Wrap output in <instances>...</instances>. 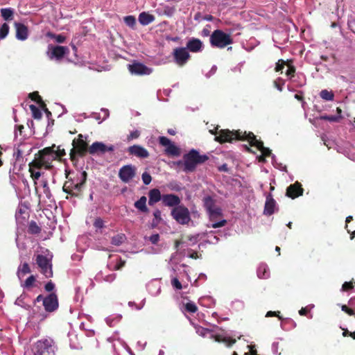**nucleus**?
<instances>
[{
    "instance_id": "37998d69",
    "label": "nucleus",
    "mask_w": 355,
    "mask_h": 355,
    "mask_svg": "<svg viewBox=\"0 0 355 355\" xmlns=\"http://www.w3.org/2000/svg\"><path fill=\"white\" fill-rule=\"evenodd\" d=\"M286 65L288 67V69H287V71L286 72V74L287 77L291 79L293 76V75H294V73L295 71V69L289 62H287Z\"/></svg>"
},
{
    "instance_id": "49530a36",
    "label": "nucleus",
    "mask_w": 355,
    "mask_h": 355,
    "mask_svg": "<svg viewBox=\"0 0 355 355\" xmlns=\"http://www.w3.org/2000/svg\"><path fill=\"white\" fill-rule=\"evenodd\" d=\"M141 178H142L143 182L146 185L149 184L152 180L150 175L146 172H145L142 174Z\"/></svg>"
},
{
    "instance_id": "4468645a",
    "label": "nucleus",
    "mask_w": 355,
    "mask_h": 355,
    "mask_svg": "<svg viewBox=\"0 0 355 355\" xmlns=\"http://www.w3.org/2000/svg\"><path fill=\"white\" fill-rule=\"evenodd\" d=\"M41 182V187H37L35 185V191L38 195V198H40V200H45V199L51 200L52 195L51 193V190L48 186L47 180H42Z\"/></svg>"
},
{
    "instance_id": "2eb2a0df",
    "label": "nucleus",
    "mask_w": 355,
    "mask_h": 355,
    "mask_svg": "<svg viewBox=\"0 0 355 355\" xmlns=\"http://www.w3.org/2000/svg\"><path fill=\"white\" fill-rule=\"evenodd\" d=\"M175 62L179 66H183L189 59L190 55L187 48H177L173 51Z\"/></svg>"
},
{
    "instance_id": "20e7f679",
    "label": "nucleus",
    "mask_w": 355,
    "mask_h": 355,
    "mask_svg": "<svg viewBox=\"0 0 355 355\" xmlns=\"http://www.w3.org/2000/svg\"><path fill=\"white\" fill-rule=\"evenodd\" d=\"M86 177L87 174L84 171L79 173L76 178L65 182L63 191L69 194L77 196L86 180Z\"/></svg>"
},
{
    "instance_id": "f3484780",
    "label": "nucleus",
    "mask_w": 355,
    "mask_h": 355,
    "mask_svg": "<svg viewBox=\"0 0 355 355\" xmlns=\"http://www.w3.org/2000/svg\"><path fill=\"white\" fill-rule=\"evenodd\" d=\"M46 311L51 312L58 307V300L55 294L51 293L44 299L43 304Z\"/></svg>"
},
{
    "instance_id": "f03ea898",
    "label": "nucleus",
    "mask_w": 355,
    "mask_h": 355,
    "mask_svg": "<svg viewBox=\"0 0 355 355\" xmlns=\"http://www.w3.org/2000/svg\"><path fill=\"white\" fill-rule=\"evenodd\" d=\"M63 154L62 150H59L55 145H53L51 147L45 148L41 150L39 157L36 158L35 160L40 164L41 166L49 169L52 166V162L62 156Z\"/></svg>"
},
{
    "instance_id": "cd10ccee",
    "label": "nucleus",
    "mask_w": 355,
    "mask_h": 355,
    "mask_svg": "<svg viewBox=\"0 0 355 355\" xmlns=\"http://www.w3.org/2000/svg\"><path fill=\"white\" fill-rule=\"evenodd\" d=\"M147 198L146 196H141L138 200H137L134 206L139 211L143 213L148 212V209L146 206Z\"/></svg>"
},
{
    "instance_id": "e433bc0d",
    "label": "nucleus",
    "mask_w": 355,
    "mask_h": 355,
    "mask_svg": "<svg viewBox=\"0 0 355 355\" xmlns=\"http://www.w3.org/2000/svg\"><path fill=\"white\" fill-rule=\"evenodd\" d=\"M184 309L189 313H195L197 311L198 308L196 304L191 301L187 302L183 304Z\"/></svg>"
},
{
    "instance_id": "39448f33",
    "label": "nucleus",
    "mask_w": 355,
    "mask_h": 355,
    "mask_svg": "<svg viewBox=\"0 0 355 355\" xmlns=\"http://www.w3.org/2000/svg\"><path fill=\"white\" fill-rule=\"evenodd\" d=\"M210 43L212 46L223 49L232 43L230 35L221 30L214 31L210 36Z\"/></svg>"
},
{
    "instance_id": "f704fd0d",
    "label": "nucleus",
    "mask_w": 355,
    "mask_h": 355,
    "mask_svg": "<svg viewBox=\"0 0 355 355\" xmlns=\"http://www.w3.org/2000/svg\"><path fill=\"white\" fill-rule=\"evenodd\" d=\"M26 295L25 294H21L19 297L15 300V304L19 306H21L26 309H28L30 308V305L26 302Z\"/></svg>"
},
{
    "instance_id": "6e6552de",
    "label": "nucleus",
    "mask_w": 355,
    "mask_h": 355,
    "mask_svg": "<svg viewBox=\"0 0 355 355\" xmlns=\"http://www.w3.org/2000/svg\"><path fill=\"white\" fill-rule=\"evenodd\" d=\"M36 263L40 269V272L46 277L53 276L52 265L51 259L42 254H38L36 257Z\"/></svg>"
},
{
    "instance_id": "ddd939ff",
    "label": "nucleus",
    "mask_w": 355,
    "mask_h": 355,
    "mask_svg": "<svg viewBox=\"0 0 355 355\" xmlns=\"http://www.w3.org/2000/svg\"><path fill=\"white\" fill-rule=\"evenodd\" d=\"M128 69L132 74L135 75H149L153 69L140 62H134L128 65Z\"/></svg>"
},
{
    "instance_id": "393cba45",
    "label": "nucleus",
    "mask_w": 355,
    "mask_h": 355,
    "mask_svg": "<svg viewBox=\"0 0 355 355\" xmlns=\"http://www.w3.org/2000/svg\"><path fill=\"white\" fill-rule=\"evenodd\" d=\"M302 194V189L299 183L290 185L286 190V195L292 198H297Z\"/></svg>"
},
{
    "instance_id": "1a4fd4ad",
    "label": "nucleus",
    "mask_w": 355,
    "mask_h": 355,
    "mask_svg": "<svg viewBox=\"0 0 355 355\" xmlns=\"http://www.w3.org/2000/svg\"><path fill=\"white\" fill-rule=\"evenodd\" d=\"M69 52L66 46L49 45L46 53L51 60H60Z\"/></svg>"
},
{
    "instance_id": "a211bd4d",
    "label": "nucleus",
    "mask_w": 355,
    "mask_h": 355,
    "mask_svg": "<svg viewBox=\"0 0 355 355\" xmlns=\"http://www.w3.org/2000/svg\"><path fill=\"white\" fill-rule=\"evenodd\" d=\"M15 27L16 28L17 39L21 41L26 40L28 37V29L27 26L23 24L15 22Z\"/></svg>"
},
{
    "instance_id": "9b49d317",
    "label": "nucleus",
    "mask_w": 355,
    "mask_h": 355,
    "mask_svg": "<svg viewBox=\"0 0 355 355\" xmlns=\"http://www.w3.org/2000/svg\"><path fill=\"white\" fill-rule=\"evenodd\" d=\"M159 144L165 146V152L168 155L178 156L180 154V148L176 146L169 139L166 137H159Z\"/></svg>"
},
{
    "instance_id": "9d476101",
    "label": "nucleus",
    "mask_w": 355,
    "mask_h": 355,
    "mask_svg": "<svg viewBox=\"0 0 355 355\" xmlns=\"http://www.w3.org/2000/svg\"><path fill=\"white\" fill-rule=\"evenodd\" d=\"M210 222L211 223L209 227L212 228H218L223 227L226 225L227 220L225 219L217 221V219L220 218L222 216V211L220 208L216 207L209 211H208Z\"/></svg>"
},
{
    "instance_id": "a878e982",
    "label": "nucleus",
    "mask_w": 355,
    "mask_h": 355,
    "mask_svg": "<svg viewBox=\"0 0 355 355\" xmlns=\"http://www.w3.org/2000/svg\"><path fill=\"white\" fill-rule=\"evenodd\" d=\"M148 204L150 205H153L159 200H162V196L158 189H153L148 192Z\"/></svg>"
},
{
    "instance_id": "ea45409f",
    "label": "nucleus",
    "mask_w": 355,
    "mask_h": 355,
    "mask_svg": "<svg viewBox=\"0 0 355 355\" xmlns=\"http://www.w3.org/2000/svg\"><path fill=\"white\" fill-rule=\"evenodd\" d=\"M153 216H154V218L153 220V225L157 226V225H159L160 223V222L162 220L161 211H159V209L155 210L153 212Z\"/></svg>"
},
{
    "instance_id": "c9c22d12",
    "label": "nucleus",
    "mask_w": 355,
    "mask_h": 355,
    "mask_svg": "<svg viewBox=\"0 0 355 355\" xmlns=\"http://www.w3.org/2000/svg\"><path fill=\"white\" fill-rule=\"evenodd\" d=\"M204 205L207 211H209L216 207L215 205L214 200L210 196H207L204 198Z\"/></svg>"
},
{
    "instance_id": "423d86ee",
    "label": "nucleus",
    "mask_w": 355,
    "mask_h": 355,
    "mask_svg": "<svg viewBox=\"0 0 355 355\" xmlns=\"http://www.w3.org/2000/svg\"><path fill=\"white\" fill-rule=\"evenodd\" d=\"M196 333L202 336L205 337L209 336L211 338H214L215 341L218 343H223L227 346L230 347L236 343L235 339H231L230 337L224 336L222 335H214L209 329L203 328L202 327L196 325L195 326Z\"/></svg>"
},
{
    "instance_id": "c85d7f7f",
    "label": "nucleus",
    "mask_w": 355,
    "mask_h": 355,
    "mask_svg": "<svg viewBox=\"0 0 355 355\" xmlns=\"http://www.w3.org/2000/svg\"><path fill=\"white\" fill-rule=\"evenodd\" d=\"M31 272V269L27 263H24L19 266L17 268V275L19 280H21L24 276Z\"/></svg>"
},
{
    "instance_id": "4d7b16f0",
    "label": "nucleus",
    "mask_w": 355,
    "mask_h": 355,
    "mask_svg": "<svg viewBox=\"0 0 355 355\" xmlns=\"http://www.w3.org/2000/svg\"><path fill=\"white\" fill-rule=\"evenodd\" d=\"M120 318L121 317H116L114 318V319L111 318L110 317L107 318L106 319V322L108 325L110 326H113L114 325L115 322H114V320H116V322L119 321L120 320Z\"/></svg>"
},
{
    "instance_id": "de8ad7c7",
    "label": "nucleus",
    "mask_w": 355,
    "mask_h": 355,
    "mask_svg": "<svg viewBox=\"0 0 355 355\" xmlns=\"http://www.w3.org/2000/svg\"><path fill=\"white\" fill-rule=\"evenodd\" d=\"M140 135V132L139 130H134L132 132H131L130 133V135L128 136V141H130V140H132L134 139H137L139 137Z\"/></svg>"
},
{
    "instance_id": "864d4df0",
    "label": "nucleus",
    "mask_w": 355,
    "mask_h": 355,
    "mask_svg": "<svg viewBox=\"0 0 355 355\" xmlns=\"http://www.w3.org/2000/svg\"><path fill=\"white\" fill-rule=\"evenodd\" d=\"M149 241L153 244H156L159 241V235L158 234H154L149 237Z\"/></svg>"
},
{
    "instance_id": "5fc2aeb1",
    "label": "nucleus",
    "mask_w": 355,
    "mask_h": 355,
    "mask_svg": "<svg viewBox=\"0 0 355 355\" xmlns=\"http://www.w3.org/2000/svg\"><path fill=\"white\" fill-rule=\"evenodd\" d=\"M176 254H174L171 257L170 259V264L171 265L172 269L175 271L177 270V261L175 260Z\"/></svg>"
},
{
    "instance_id": "a18cd8bd",
    "label": "nucleus",
    "mask_w": 355,
    "mask_h": 355,
    "mask_svg": "<svg viewBox=\"0 0 355 355\" xmlns=\"http://www.w3.org/2000/svg\"><path fill=\"white\" fill-rule=\"evenodd\" d=\"M284 81L280 78H277L274 81L275 87L280 92L282 91V86L284 85Z\"/></svg>"
},
{
    "instance_id": "79ce46f5",
    "label": "nucleus",
    "mask_w": 355,
    "mask_h": 355,
    "mask_svg": "<svg viewBox=\"0 0 355 355\" xmlns=\"http://www.w3.org/2000/svg\"><path fill=\"white\" fill-rule=\"evenodd\" d=\"M125 24L131 28H133L136 24V19L135 17L132 15L127 16L124 18Z\"/></svg>"
},
{
    "instance_id": "4be33fe9",
    "label": "nucleus",
    "mask_w": 355,
    "mask_h": 355,
    "mask_svg": "<svg viewBox=\"0 0 355 355\" xmlns=\"http://www.w3.org/2000/svg\"><path fill=\"white\" fill-rule=\"evenodd\" d=\"M187 49L191 52H200L203 49V44L199 39L191 38L187 44Z\"/></svg>"
},
{
    "instance_id": "f8f14e48",
    "label": "nucleus",
    "mask_w": 355,
    "mask_h": 355,
    "mask_svg": "<svg viewBox=\"0 0 355 355\" xmlns=\"http://www.w3.org/2000/svg\"><path fill=\"white\" fill-rule=\"evenodd\" d=\"M135 174L136 167L131 164L123 166L119 171V177L123 182H130Z\"/></svg>"
},
{
    "instance_id": "052dcab7",
    "label": "nucleus",
    "mask_w": 355,
    "mask_h": 355,
    "mask_svg": "<svg viewBox=\"0 0 355 355\" xmlns=\"http://www.w3.org/2000/svg\"><path fill=\"white\" fill-rule=\"evenodd\" d=\"M54 288L55 285L52 282H49L45 285V290L48 292L52 291Z\"/></svg>"
},
{
    "instance_id": "0e129e2a",
    "label": "nucleus",
    "mask_w": 355,
    "mask_h": 355,
    "mask_svg": "<svg viewBox=\"0 0 355 355\" xmlns=\"http://www.w3.org/2000/svg\"><path fill=\"white\" fill-rule=\"evenodd\" d=\"M341 118V116H329L325 117L329 121H338Z\"/></svg>"
},
{
    "instance_id": "8fccbe9b",
    "label": "nucleus",
    "mask_w": 355,
    "mask_h": 355,
    "mask_svg": "<svg viewBox=\"0 0 355 355\" xmlns=\"http://www.w3.org/2000/svg\"><path fill=\"white\" fill-rule=\"evenodd\" d=\"M284 64H286V62L283 60H279L278 62L276 64L275 71H282L284 69Z\"/></svg>"
},
{
    "instance_id": "e2e57ef3",
    "label": "nucleus",
    "mask_w": 355,
    "mask_h": 355,
    "mask_svg": "<svg viewBox=\"0 0 355 355\" xmlns=\"http://www.w3.org/2000/svg\"><path fill=\"white\" fill-rule=\"evenodd\" d=\"M352 284L351 282H345L343 284V286H342V290L343 291H347L349 289H351L352 288Z\"/></svg>"
},
{
    "instance_id": "f257e3e1",
    "label": "nucleus",
    "mask_w": 355,
    "mask_h": 355,
    "mask_svg": "<svg viewBox=\"0 0 355 355\" xmlns=\"http://www.w3.org/2000/svg\"><path fill=\"white\" fill-rule=\"evenodd\" d=\"M209 132L212 135H216L215 140L220 142H230L234 139H244L249 141L251 146L256 147L261 152V155L259 157V161L263 162L265 157L269 156L271 153L270 150L263 146V142L257 139L254 135L252 132L246 133L245 132H231L228 130H218V128L211 130Z\"/></svg>"
},
{
    "instance_id": "72a5a7b5",
    "label": "nucleus",
    "mask_w": 355,
    "mask_h": 355,
    "mask_svg": "<svg viewBox=\"0 0 355 355\" xmlns=\"http://www.w3.org/2000/svg\"><path fill=\"white\" fill-rule=\"evenodd\" d=\"M320 96L324 101H331L334 99V94L332 91L322 89L320 92Z\"/></svg>"
},
{
    "instance_id": "0eeeda50",
    "label": "nucleus",
    "mask_w": 355,
    "mask_h": 355,
    "mask_svg": "<svg viewBox=\"0 0 355 355\" xmlns=\"http://www.w3.org/2000/svg\"><path fill=\"white\" fill-rule=\"evenodd\" d=\"M173 218L181 225H187L191 220L189 209L182 205L175 207L171 211Z\"/></svg>"
},
{
    "instance_id": "58836bf2",
    "label": "nucleus",
    "mask_w": 355,
    "mask_h": 355,
    "mask_svg": "<svg viewBox=\"0 0 355 355\" xmlns=\"http://www.w3.org/2000/svg\"><path fill=\"white\" fill-rule=\"evenodd\" d=\"M9 26L4 23L0 27V40L4 39L9 33Z\"/></svg>"
},
{
    "instance_id": "2f4dec72",
    "label": "nucleus",
    "mask_w": 355,
    "mask_h": 355,
    "mask_svg": "<svg viewBox=\"0 0 355 355\" xmlns=\"http://www.w3.org/2000/svg\"><path fill=\"white\" fill-rule=\"evenodd\" d=\"M36 278L34 275L29 276L24 282L20 280V285L24 288L29 289L33 287Z\"/></svg>"
},
{
    "instance_id": "bf43d9fd",
    "label": "nucleus",
    "mask_w": 355,
    "mask_h": 355,
    "mask_svg": "<svg viewBox=\"0 0 355 355\" xmlns=\"http://www.w3.org/2000/svg\"><path fill=\"white\" fill-rule=\"evenodd\" d=\"M208 241L211 243H216L218 241V239L214 236L213 234H210L208 235Z\"/></svg>"
},
{
    "instance_id": "4c0bfd02",
    "label": "nucleus",
    "mask_w": 355,
    "mask_h": 355,
    "mask_svg": "<svg viewBox=\"0 0 355 355\" xmlns=\"http://www.w3.org/2000/svg\"><path fill=\"white\" fill-rule=\"evenodd\" d=\"M125 240V236L124 234H117L112 239V243L114 245H120L122 244Z\"/></svg>"
},
{
    "instance_id": "dca6fc26",
    "label": "nucleus",
    "mask_w": 355,
    "mask_h": 355,
    "mask_svg": "<svg viewBox=\"0 0 355 355\" xmlns=\"http://www.w3.org/2000/svg\"><path fill=\"white\" fill-rule=\"evenodd\" d=\"M114 147L112 145L107 146L103 142H94L89 148L90 154L105 153L107 151H113Z\"/></svg>"
},
{
    "instance_id": "6ab92c4d",
    "label": "nucleus",
    "mask_w": 355,
    "mask_h": 355,
    "mask_svg": "<svg viewBox=\"0 0 355 355\" xmlns=\"http://www.w3.org/2000/svg\"><path fill=\"white\" fill-rule=\"evenodd\" d=\"M162 202L167 207L180 206V198L175 194H166L162 196Z\"/></svg>"
},
{
    "instance_id": "a19ab883",
    "label": "nucleus",
    "mask_w": 355,
    "mask_h": 355,
    "mask_svg": "<svg viewBox=\"0 0 355 355\" xmlns=\"http://www.w3.org/2000/svg\"><path fill=\"white\" fill-rule=\"evenodd\" d=\"M33 116L36 119H40L42 117V112L40 110L34 105H30Z\"/></svg>"
},
{
    "instance_id": "69168bd1",
    "label": "nucleus",
    "mask_w": 355,
    "mask_h": 355,
    "mask_svg": "<svg viewBox=\"0 0 355 355\" xmlns=\"http://www.w3.org/2000/svg\"><path fill=\"white\" fill-rule=\"evenodd\" d=\"M266 317H271V316H277L279 319H281L282 318L277 313V312H275V311H268L267 313H266Z\"/></svg>"
},
{
    "instance_id": "5701e85b",
    "label": "nucleus",
    "mask_w": 355,
    "mask_h": 355,
    "mask_svg": "<svg viewBox=\"0 0 355 355\" xmlns=\"http://www.w3.org/2000/svg\"><path fill=\"white\" fill-rule=\"evenodd\" d=\"M72 144L73 148L80 154L84 153L87 150V144L83 139V136L82 135H79L78 138L77 139H74Z\"/></svg>"
},
{
    "instance_id": "c756f323",
    "label": "nucleus",
    "mask_w": 355,
    "mask_h": 355,
    "mask_svg": "<svg viewBox=\"0 0 355 355\" xmlns=\"http://www.w3.org/2000/svg\"><path fill=\"white\" fill-rule=\"evenodd\" d=\"M257 275L259 278L267 279L270 276L269 269L265 263H261L257 269Z\"/></svg>"
},
{
    "instance_id": "09e8293b",
    "label": "nucleus",
    "mask_w": 355,
    "mask_h": 355,
    "mask_svg": "<svg viewBox=\"0 0 355 355\" xmlns=\"http://www.w3.org/2000/svg\"><path fill=\"white\" fill-rule=\"evenodd\" d=\"M94 225L96 228L101 229L104 226V222L101 218H96Z\"/></svg>"
},
{
    "instance_id": "680f3d73",
    "label": "nucleus",
    "mask_w": 355,
    "mask_h": 355,
    "mask_svg": "<svg viewBox=\"0 0 355 355\" xmlns=\"http://www.w3.org/2000/svg\"><path fill=\"white\" fill-rule=\"evenodd\" d=\"M341 309L343 311L347 313L350 315H354L355 314L354 311L352 309H349L346 305H343Z\"/></svg>"
},
{
    "instance_id": "b1692460",
    "label": "nucleus",
    "mask_w": 355,
    "mask_h": 355,
    "mask_svg": "<svg viewBox=\"0 0 355 355\" xmlns=\"http://www.w3.org/2000/svg\"><path fill=\"white\" fill-rule=\"evenodd\" d=\"M276 209V202L275 200L272 198V196L269 194L266 197V200L265 203V207H264V214L266 215H272Z\"/></svg>"
},
{
    "instance_id": "603ef678",
    "label": "nucleus",
    "mask_w": 355,
    "mask_h": 355,
    "mask_svg": "<svg viewBox=\"0 0 355 355\" xmlns=\"http://www.w3.org/2000/svg\"><path fill=\"white\" fill-rule=\"evenodd\" d=\"M51 36L54 38L58 43H62L65 40V37L62 35H51Z\"/></svg>"
},
{
    "instance_id": "aec40b11",
    "label": "nucleus",
    "mask_w": 355,
    "mask_h": 355,
    "mask_svg": "<svg viewBox=\"0 0 355 355\" xmlns=\"http://www.w3.org/2000/svg\"><path fill=\"white\" fill-rule=\"evenodd\" d=\"M128 152L130 154L135 155L140 158H146L148 157L149 153L146 149L144 147L139 145H134L128 148Z\"/></svg>"
},
{
    "instance_id": "774afa93",
    "label": "nucleus",
    "mask_w": 355,
    "mask_h": 355,
    "mask_svg": "<svg viewBox=\"0 0 355 355\" xmlns=\"http://www.w3.org/2000/svg\"><path fill=\"white\" fill-rule=\"evenodd\" d=\"M277 347H278V343H274L272 345V349L275 354H277Z\"/></svg>"
},
{
    "instance_id": "412c9836",
    "label": "nucleus",
    "mask_w": 355,
    "mask_h": 355,
    "mask_svg": "<svg viewBox=\"0 0 355 355\" xmlns=\"http://www.w3.org/2000/svg\"><path fill=\"white\" fill-rule=\"evenodd\" d=\"M42 167V166H41L35 160H33L29 164V171L31 173V178L34 180L35 185H37V180L41 176L40 168Z\"/></svg>"
},
{
    "instance_id": "6e6d98bb",
    "label": "nucleus",
    "mask_w": 355,
    "mask_h": 355,
    "mask_svg": "<svg viewBox=\"0 0 355 355\" xmlns=\"http://www.w3.org/2000/svg\"><path fill=\"white\" fill-rule=\"evenodd\" d=\"M116 278V275L114 273L110 274L103 277V280L107 282H112Z\"/></svg>"
},
{
    "instance_id": "c03bdc74",
    "label": "nucleus",
    "mask_w": 355,
    "mask_h": 355,
    "mask_svg": "<svg viewBox=\"0 0 355 355\" xmlns=\"http://www.w3.org/2000/svg\"><path fill=\"white\" fill-rule=\"evenodd\" d=\"M171 284L173 287L177 290H180L182 288V286L177 277H174L172 279Z\"/></svg>"
},
{
    "instance_id": "473e14b6",
    "label": "nucleus",
    "mask_w": 355,
    "mask_h": 355,
    "mask_svg": "<svg viewBox=\"0 0 355 355\" xmlns=\"http://www.w3.org/2000/svg\"><path fill=\"white\" fill-rule=\"evenodd\" d=\"M1 17L6 21H10L13 19L14 10L10 8L1 9Z\"/></svg>"
},
{
    "instance_id": "7c9ffc66",
    "label": "nucleus",
    "mask_w": 355,
    "mask_h": 355,
    "mask_svg": "<svg viewBox=\"0 0 355 355\" xmlns=\"http://www.w3.org/2000/svg\"><path fill=\"white\" fill-rule=\"evenodd\" d=\"M148 289L151 295H157L161 291L160 283L157 281H153L148 285Z\"/></svg>"
},
{
    "instance_id": "3c124183",
    "label": "nucleus",
    "mask_w": 355,
    "mask_h": 355,
    "mask_svg": "<svg viewBox=\"0 0 355 355\" xmlns=\"http://www.w3.org/2000/svg\"><path fill=\"white\" fill-rule=\"evenodd\" d=\"M30 231L34 234L38 233L40 232V228L35 222H32L31 223Z\"/></svg>"
},
{
    "instance_id": "7ed1b4c3",
    "label": "nucleus",
    "mask_w": 355,
    "mask_h": 355,
    "mask_svg": "<svg viewBox=\"0 0 355 355\" xmlns=\"http://www.w3.org/2000/svg\"><path fill=\"white\" fill-rule=\"evenodd\" d=\"M208 159L207 155H201L195 150H191L185 155L183 162H178V166H183V171L186 173L193 171L198 164L204 163Z\"/></svg>"
},
{
    "instance_id": "13d9d810",
    "label": "nucleus",
    "mask_w": 355,
    "mask_h": 355,
    "mask_svg": "<svg viewBox=\"0 0 355 355\" xmlns=\"http://www.w3.org/2000/svg\"><path fill=\"white\" fill-rule=\"evenodd\" d=\"M29 96L32 98V100H33L34 101H35L37 103H39L40 101H42L40 96L38 95V94L37 92L31 93V94H30Z\"/></svg>"
},
{
    "instance_id": "bb28decb",
    "label": "nucleus",
    "mask_w": 355,
    "mask_h": 355,
    "mask_svg": "<svg viewBox=\"0 0 355 355\" xmlns=\"http://www.w3.org/2000/svg\"><path fill=\"white\" fill-rule=\"evenodd\" d=\"M138 19L141 24L146 26L155 20V17L148 12H143L139 14Z\"/></svg>"
},
{
    "instance_id": "338daca9",
    "label": "nucleus",
    "mask_w": 355,
    "mask_h": 355,
    "mask_svg": "<svg viewBox=\"0 0 355 355\" xmlns=\"http://www.w3.org/2000/svg\"><path fill=\"white\" fill-rule=\"evenodd\" d=\"M308 312V308L307 307H305V308H302L300 311H299V313L300 315H304L307 313Z\"/></svg>"
}]
</instances>
